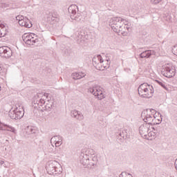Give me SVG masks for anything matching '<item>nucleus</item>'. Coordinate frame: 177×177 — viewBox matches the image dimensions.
Masks as SVG:
<instances>
[{
  "label": "nucleus",
  "instance_id": "obj_1",
  "mask_svg": "<svg viewBox=\"0 0 177 177\" xmlns=\"http://www.w3.org/2000/svg\"><path fill=\"white\" fill-rule=\"evenodd\" d=\"M46 169L48 175H53L54 176H57V175H60V174H62L63 169L62 168V166H60V164L57 162V161L51 160L47 163Z\"/></svg>",
  "mask_w": 177,
  "mask_h": 177
},
{
  "label": "nucleus",
  "instance_id": "obj_2",
  "mask_svg": "<svg viewBox=\"0 0 177 177\" xmlns=\"http://www.w3.org/2000/svg\"><path fill=\"white\" fill-rule=\"evenodd\" d=\"M138 91V95H140L141 97H145L147 99H150V97L153 96V93H154L153 86H150L147 83L141 84Z\"/></svg>",
  "mask_w": 177,
  "mask_h": 177
},
{
  "label": "nucleus",
  "instance_id": "obj_3",
  "mask_svg": "<svg viewBox=\"0 0 177 177\" xmlns=\"http://www.w3.org/2000/svg\"><path fill=\"white\" fill-rule=\"evenodd\" d=\"M95 154V151L93 149H83L80 156V163L84 165V167H87L89 165V161H91V156Z\"/></svg>",
  "mask_w": 177,
  "mask_h": 177
},
{
  "label": "nucleus",
  "instance_id": "obj_4",
  "mask_svg": "<svg viewBox=\"0 0 177 177\" xmlns=\"http://www.w3.org/2000/svg\"><path fill=\"white\" fill-rule=\"evenodd\" d=\"M68 12L70 15V17L72 20H75L76 21H81L82 16L78 12V6L77 5H71L68 8Z\"/></svg>",
  "mask_w": 177,
  "mask_h": 177
},
{
  "label": "nucleus",
  "instance_id": "obj_5",
  "mask_svg": "<svg viewBox=\"0 0 177 177\" xmlns=\"http://www.w3.org/2000/svg\"><path fill=\"white\" fill-rule=\"evenodd\" d=\"M102 90L103 88L102 87L95 84L88 88V92L92 93V95H94V96H97L99 100H102L106 97Z\"/></svg>",
  "mask_w": 177,
  "mask_h": 177
},
{
  "label": "nucleus",
  "instance_id": "obj_6",
  "mask_svg": "<svg viewBox=\"0 0 177 177\" xmlns=\"http://www.w3.org/2000/svg\"><path fill=\"white\" fill-rule=\"evenodd\" d=\"M35 34L34 33H24L22 35V39L26 45H34L39 41L37 38H35Z\"/></svg>",
  "mask_w": 177,
  "mask_h": 177
},
{
  "label": "nucleus",
  "instance_id": "obj_7",
  "mask_svg": "<svg viewBox=\"0 0 177 177\" xmlns=\"http://www.w3.org/2000/svg\"><path fill=\"white\" fill-rule=\"evenodd\" d=\"M24 116V109L23 108H16L13 111H10L9 117L12 120H21Z\"/></svg>",
  "mask_w": 177,
  "mask_h": 177
},
{
  "label": "nucleus",
  "instance_id": "obj_8",
  "mask_svg": "<svg viewBox=\"0 0 177 177\" xmlns=\"http://www.w3.org/2000/svg\"><path fill=\"white\" fill-rule=\"evenodd\" d=\"M122 21H125V19L121 18V17H113L109 20V23L111 26V28L112 30L114 31L118 30V28H120V27H121V25L122 24Z\"/></svg>",
  "mask_w": 177,
  "mask_h": 177
},
{
  "label": "nucleus",
  "instance_id": "obj_9",
  "mask_svg": "<svg viewBox=\"0 0 177 177\" xmlns=\"http://www.w3.org/2000/svg\"><path fill=\"white\" fill-rule=\"evenodd\" d=\"M162 74L167 78H172V77H175V68L169 66V65L167 64L165 66V68L162 69Z\"/></svg>",
  "mask_w": 177,
  "mask_h": 177
},
{
  "label": "nucleus",
  "instance_id": "obj_10",
  "mask_svg": "<svg viewBox=\"0 0 177 177\" xmlns=\"http://www.w3.org/2000/svg\"><path fill=\"white\" fill-rule=\"evenodd\" d=\"M42 93H38L33 98V104L35 105V107H39V109H41L42 106H44V104L45 103V100L44 98H41L42 96Z\"/></svg>",
  "mask_w": 177,
  "mask_h": 177
},
{
  "label": "nucleus",
  "instance_id": "obj_11",
  "mask_svg": "<svg viewBox=\"0 0 177 177\" xmlns=\"http://www.w3.org/2000/svg\"><path fill=\"white\" fill-rule=\"evenodd\" d=\"M12 49L8 46L0 47V56L1 57H5L6 59H9L12 57Z\"/></svg>",
  "mask_w": 177,
  "mask_h": 177
},
{
  "label": "nucleus",
  "instance_id": "obj_12",
  "mask_svg": "<svg viewBox=\"0 0 177 177\" xmlns=\"http://www.w3.org/2000/svg\"><path fill=\"white\" fill-rule=\"evenodd\" d=\"M124 25H120V27L118 28L117 30H113L114 32H117L118 34L121 32L123 37H128V34L129 33V30H131L130 27L127 26V24L124 22Z\"/></svg>",
  "mask_w": 177,
  "mask_h": 177
},
{
  "label": "nucleus",
  "instance_id": "obj_13",
  "mask_svg": "<svg viewBox=\"0 0 177 177\" xmlns=\"http://www.w3.org/2000/svg\"><path fill=\"white\" fill-rule=\"evenodd\" d=\"M149 131H151L149 124H143L139 128L140 134L142 138H145V139H147V133H149Z\"/></svg>",
  "mask_w": 177,
  "mask_h": 177
},
{
  "label": "nucleus",
  "instance_id": "obj_14",
  "mask_svg": "<svg viewBox=\"0 0 177 177\" xmlns=\"http://www.w3.org/2000/svg\"><path fill=\"white\" fill-rule=\"evenodd\" d=\"M141 117L143 119V121H145V122H148L145 124H149V125L153 124L152 122L154 121V120H156V117H154L153 115L146 114L145 113H142L141 114Z\"/></svg>",
  "mask_w": 177,
  "mask_h": 177
},
{
  "label": "nucleus",
  "instance_id": "obj_15",
  "mask_svg": "<svg viewBox=\"0 0 177 177\" xmlns=\"http://www.w3.org/2000/svg\"><path fill=\"white\" fill-rule=\"evenodd\" d=\"M71 117L75 118L76 120H78L79 121H82V120H84V115H82V113L75 109L71 111Z\"/></svg>",
  "mask_w": 177,
  "mask_h": 177
},
{
  "label": "nucleus",
  "instance_id": "obj_16",
  "mask_svg": "<svg viewBox=\"0 0 177 177\" xmlns=\"http://www.w3.org/2000/svg\"><path fill=\"white\" fill-rule=\"evenodd\" d=\"M18 23L19 26H21V27H26V28H31V27H32V24L31 23V21H30V19H28L27 17L21 19Z\"/></svg>",
  "mask_w": 177,
  "mask_h": 177
},
{
  "label": "nucleus",
  "instance_id": "obj_17",
  "mask_svg": "<svg viewBox=\"0 0 177 177\" xmlns=\"http://www.w3.org/2000/svg\"><path fill=\"white\" fill-rule=\"evenodd\" d=\"M152 55H156V51L153 50H147L140 54V59H145V57L149 59V57H150V56Z\"/></svg>",
  "mask_w": 177,
  "mask_h": 177
},
{
  "label": "nucleus",
  "instance_id": "obj_18",
  "mask_svg": "<svg viewBox=\"0 0 177 177\" xmlns=\"http://www.w3.org/2000/svg\"><path fill=\"white\" fill-rule=\"evenodd\" d=\"M97 65H96V68L97 70H100V71H103L104 70V68H106V66H103L102 65V64L103 63V58H102V55H98L97 56Z\"/></svg>",
  "mask_w": 177,
  "mask_h": 177
},
{
  "label": "nucleus",
  "instance_id": "obj_19",
  "mask_svg": "<svg viewBox=\"0 0 177 177\" xmlns=\"http://www.w3.org/2000/svg\"><path fill=\"white\" fill-rule=\"evenodd\" d=\"M55 105L53 104V101H47L46 104L43 107V110L46 111H50L51 109H53Z\"/></svg>",
  "mask_w": 177,
  "mask_h": 177
},
{
  "label": "nucleus",
  "instance_id": "obj_20",
  "mask_svg": "<svg viewBox=\"0 0 177 177\" xmlns=\"http://www.w3.org/2000/svg\"><path fill=\"white\" fill-rule=\"evenodd\" d=\"M48 21H50V23H52V21L57 23V21H59V15H55V17L54 15H50Z\"/></svg>",
  "mask_w": 177,
  "mask_h": 177
},
{
  "label": "nucleus",
  "instance_id": "obj_21",
  "mask_svg": "<svg viewBox=\"0 0 177 177\" xmlns=\"http://www.w3.org/2000/svg\"><path fill=\"white\" fill-rule=\"evenodd\" d=\"M26 132L28 133V135H31V133H37V131L34 129V127L32 126L27 127Z\"/></svg>",
  "mask_w": 177,
  "mask_h": 177
},
{
  "label": "nucleus",
  "instance_id": "obj_22",
  "mask_svg": "<svg viewBox=\"0 0 177 177\" xmlns=\"http://www.w3.org/2000/svg\"><path fill=\"white\" fill-rule=\"evenodd\" d=\"M156 136V131H148L147 136L146 139H148L149 140H151V139H154Z\"/></svg>",
  "mask_w": 177,
  "mask_h": 177
},
{
  "label": "nucleus",
  "instance_id": "obj_23",
  "mask_svg": "<svg viewBox=\"0 0 177 177\" xmlns=\"http://www.w3.org/2000/svg\"><path fill=\"white\" fill-rule=\"evenodd\" d=\"M119 135L123 139H128V138H129V135L128 134L127 130H123L122 132L119 133Z\"/></svg>",
  "mask_w": 177,
  "mask_h": 177
},
{
  "label": "nucleus",
  "instance_id": "obj_24",
  "mask_svg": "<svg viewBox=\"0 0 177 177\" xmlns=\"http://www.w3.org/2000/svg\"><path fill=\"white\" fill-rule=\"evenodd\" d=\"M96 164H97V158L95 156H93L91 162H89L88 165H90L91 167H95Z\"/></svg>",
  "mask_w": 177,
  "mask_h": 177
},
{
  "label": "nucleus",
  "instance_id": "obj_25",
  "mask_svg": "<svg viewBox=\"0 0 177 177\" xmlns=\"http://www.w3.org/2000/svg\"><path fill=\"white\" fill-rule=\"evenodd\" d=\"M72 77L73 80H81L82 78V75H80L79 73H72Z\"/></svg>",
  "mask_w": 177,
  "mask_h": 177
},
{
  "label": "nucleus",
  "instance_id": "obj_26",
  "mask_svg": "<svg viewBox=\"0 0 177 177\" xmlns=\"http://www.w3.org/2000/svg\"><path fill=\"white\" fill-rule=\"evenodd\" d=\"M62 138L60 136H55L51 138L50 139V143H56L59 139Z\"/></svg>",
  "mask_w": 177,
  "mask_h": 177
},
{
  "label": "nucleus",
  "instance_id": "obj_27",
  "mask_svg": "<svg viewBox=\"0 0 177 177\" xmlns=\"http://www.w3.org/2000/svg\"><path fill=\"white\" fill-rule=\"evenodd\" d=\"M63 142V137H62L59 140H58L56 142H55V147H59V146H62Z\"/></svg>",
  "mask_w": 177,
  "mask_h": 177
},
{
  "label": "nucleus",
  "instance_id": "obj_28",
  "mask_svg": "<svg viewBox=\"0 0 177 177\" xmlns=\"http://www.w3.org/2000/svg\"><path fill=\"white\" fill-rule=\"evenodd\" d=\"M26 17H24V16H23V15H18V16L16 17V19L18 21V23L19 21H21V20H23Z\"/></svg>",
  "mask_w": 177,
  "mask_h": 177
},
{
  "label": "nucleus",
  "instance_id": "obj_29",
  "mask_svg": "<svg viewBox=\"0 0 177 177\" xmlns=\"http://www.w3.org/2000/svg\"><path fill=\"white\" fill-rule=\"evenodd\" d=\"M160 86H162V88H163V89H165V91H168V87H167V84L165 82H162Z\"/></svg>",
  "mask_w": 177,
  "mask_h": 177
},
{
  "label": "nucleus",
  "instance_id": "obj_30",
  "mask_svg": "<svg viewBox=\"0 0 177 177\" xmlns=\"http://www.w3.org/2000/svg\"><path fill=\"white\" fill-rule=\"evenodd\" d=\"M161 1H162V0H151V2L153 5H157V4L160 3V2H161Z\"/></svg>",
  "mask_w": 177,
  "mask_h": 177
},
{
  "label": "nucleus",
  "instance_id": "obj_31",
  "mask_svg": "<svg viewBox=\"0 0 177 177\" xmlns=\"http://www.w3.org/2000/svg\"><path fill=\"white\" fill-rule=\"evenodd\" d=\"M64 53H66V55H70L71 53V48H66L64 50Z\"/></svg>",
  "mask_w": 177,
  "mask_h": 177
},
{
  "label": "nucleus",
  "instance_id": "obj_32",
  "mask_svg": "<svg viewBox=\"0 0 177 177\" xmlns=\"http://www.w3.org/2000/svg\"><path fill=\"white\" fill-rule=\"evenodd\" d=\"M119 177H127V172L122 171Z\"/></svg>",
  "mask_w": 177,
  "mask_h": 177
},
{
  "label": "nucleus",
  "instance_id": "obj_33",
  "mask_svg": "<svg viewBox=\"0 0 177 177\" xmlns=\"http://www.w3.org/2000/svg\"><path fill=\"white\" fill-rule=\"evenodd\" d=\"M97 59V57H94L93 58V64H97V66L98 62L96 61Z\"/></svg>",
  "mask_w": 177,
  "mask_h": 177
},
{
  "label": "nucleus",
  "instance_id": "obj_34",
  "mask_svg": "<svg viewBox=\"0 0 177 177\" xmlns=\"http://www.w3.org/2000/svg\"><path fill=\"white\" fill-rule=\"evenodd\" d=\"M6 35V33L2 32V30L0 29V38H2V37H5Z\"/></svg>",
  "mask_w": 177,
  "mask_h": 177
},
{
  "label": "nucleus",
  "instance_id": "obj_35",
  "mask_svg": "<svg viewBox=\"0 0 177 177\" xmlns=\"http://www.w3.org/2000/svg\"><path fill=\"white\" fill-rule=\"evenodd\" d=\"M5 25L0 21V28H4Z\"/></svg>",
  "mask_w": 177,
  "mask_h": 177
},
{
  "label": "nucleus",
  "instance_id": "obj_36",
  "mask_svg": "<svg viewBox=\"0 0 177 177\" xmlns=\"http://www.w3.org/2000/svg\"><path fill=\"white\" fill-rule=\"evenodd\" d=\"M156 82H157V84H158V85H161L162 84V81H160V80H156Z\"/></svg>",
  "mask_w": 177,
  "mask_h": 177
},
{
  "label": "nucleus",
  "instance_id": "obj_37",
  "mask_svg": "<svg viewBox=\"0 0 177 177\" xmlns=\"http://www.w3.org/2000/svg\"><path fill=\"white\" fill-rule=\"evenodd\" d=\"M48 151H49L50 153H55V151H54L53 148H50V149H48Z\"/></svg>",
  "mask_w": 177,
  "mask_h": 177
},
{
  "label": "nucleus",
  "instance_id": "obj_38",
  "mask_svg": "<svg viewBox=\"0 0 177 177\" xmlns=\"http://www.w3.org/2000/svg\"><path fill=\"white\" fill-rule=\"evenodd\" d=\"M80 75H82V78H84V77H85V73H80Z\"/></svg>",
  "mask_w": 177,
  "mask_h": 177
},
{
  "label": "nucleus",
  "instance_id": "obj_39",
  "mask_svg": "<svg viewBox=\"0 0 177 177\" xmlns=\"http://www.w3.org/2000/svg\"><path fill=\"white\" fill-rule=\"evenodd\" d=\"M3 164H5V161L0 160V165H3Z\"/></svg>",
  "mask_w": 177,
  "mask_h": 177
},
{
  "label": "nucleus",
  "instance_id": "obj_40",
  "mask_svg": "<svg viewBox=\"0 0 177 177\" xmlns=\"http://www.w3.org/2000/svg\"><path fill=\"white\" fill-rule=\"evenodd\" d=\"M44 97H48V96H49V94L45 93L44 94Z\"/></svg>",
  "mask_w": 177,
  "mask_h": 177
},
{
  "label": "nucleus",
  "instance_id": "obj_41",
  "mask_svg": "<svg viewBox=\"0 0 177 177\" xmlns=\"http://www.w3.org/2000/svg\"><path fill=\"white\" fill-rule=\"evenodd\" d=\"M157 121H158V122H161V121H162V118H160V119H156Z\"/></svg>",
  "mask_w": 177,
  "mask_h": 177
},
{
  "label": "nucleus",
  "instance_id": "obj_42",
  "mask_svg": "<svg viewBox=\"0 0 177 177\" xmlns=\"http://www.w3.org/2000/svg\"><path fill=\"white\" fill-rule=\"evenodd\" d=\"M53 16H54V17H56V16H59V15L56 13H54V14H53Z\"/></svg>",
  "mask_w": 177,
  "mask_h": 177
},
{
  "label": "nucleus",
  "instance_id": "obj_43",
  "mask_svg": "<svg viewBox=\"0 0 177 177\" xmlns=\"http://www.w3.org/2000/svg\"><path fill=\"white\" fill-rule=\"evenodd\" d=\"M151 113H154L156 111L154 109H150Z\"/></svg>",
  "mask_w": 177,
  "mask_h": 177
},
{
  "label": "nucleus",
  "instance_id": "obj_44",
  "mask_svg": "<svg viewBox=\"0 0 177 177\" xmlns=\"http://www.w3.org/2000/svg\"><path fill=\"white\" fill-rule=\"evenodd\" d=\"M2 71V65L0 64V72Z\"/></svg>",
  "mask_w": 177,
  "mask_h": 177
},
{
  "label": "nucleus",
  "instance_id": "obj_45",
  "mask_svg": "<svg viewBox=\"0 0 177 177\" xmlns=\"http://www.w3.org/2000/svg\"><path fill=\"white\" fill-rule=\"evenodd\" d=\"M151 129H153V131H156V128L151 127Z\"/></svg>",
  "mask_w": 177,
  "mask_h": 177
},
{
  "label": "nucleus",
  "instance_id": "obj_46",
  "mask_svg": "<svg viewBox=\"0 0 177 177\" xmlns=\"http://www.w3.org/2000/svg\"><path fill=\"white\" fill-rule=\"evenodd\" d=\"M0 8H2V3H0Z\"/></svg>",
  "mask_w": 177,
  "mask_h": 177
},
{
  "label": "nucleus",
  "instance_id": "obj_47",
  "mask_svg": "<svg viewBox=\"0 0 177 177\" xmlns=\"http://www.w3.org/2000/svg\"><path fill=\"white\" fill-rule=\"evenodd\" d=\"M160 124V122H156V124Z\"/></svg>",
  "mask_w": 177,
  "mask_h": 177
},
{
  "label": "nucleus",
  "instance_id": "obj_48",
  "mask_svg": "<svg viewBox=\"0 0 177 177\" xmlns=\"http://www.w3.org/2000/svg\"><path fill=\"white\" fill-rule=\"evenodd\" d=\"M53 147H55V146L53 145H52Z\"/></svg>",
  "mask_w": 177,
  "mask_h": 177
},
{
  "label": "nucleus",
  "instance_id": "obj_49",
  "mask_svg": "<svg viewBox=\"0 0 177 177\" xmlns=\"http://www.w3.org/2000/svg\"><path fill=\"white\" fill-rule=\"evenodd\" d=\"M3 167H6V166H5V165H3Z\"/></svg>",
  "mask_w": 177,
  "mask_h": 177
},
{
  "label": "nucleus",
  "instance_id": "obj_50",
  "mask_svg": "<svg viewBox=\"0 0 177 177\" xmlns=\"http://www.w3.org/2000/svg\"><path fill=\"white\" fill-rule=\"evenodd\" d=\"M128 175H131V174H128Z\"/></svg>",
  "mask_w": 177,
  "mask_h": 177
},
{
  "label": "nucleus",
  "instance_id": "obj_51",
  "mask_svg": "<svg viewBox=\"0 0 177 177\" xmlns=\"http://www.w3.org/2000/svg\"><path fill=\"white\" fill-rule=\"evenodd\" d=\"M106 62H109V59H107V61Z\"/></svg>",
  "mask_w": 177,
  "mask_h": 177
}]
</instances>
